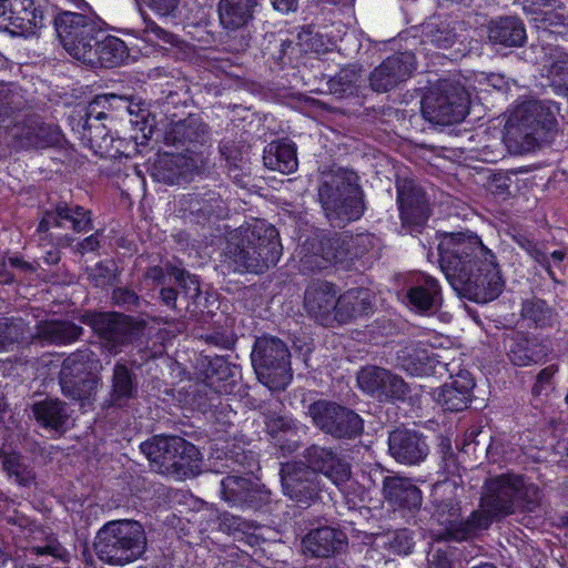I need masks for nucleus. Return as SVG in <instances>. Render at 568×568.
<instances>
[{
	"mask_svg": "<svg viewBox=\"0 0 568 568\" xmlns=\"http://www.w3.org/2000/svg\"><path fill=\"white\" fill-rule=\"evenodd\" d=\"M37 422L47 429L61 430L70 418L68 406L58 398H45L32 406Z\"/></svg>",
	"mask_w": 568,
	"mask_h": 568,
	"instance_id": "nucleus-34",
	"label": "nucleus"
},
{
	"mask_svg": "<svg viewBox=\"0 0 568 568\" xmlns=\"http://www.w3.org/2000/svg\"><path fill=\"white\" fill-rule=\"evenodd\" d=\"M0 468L20 486L29 487L36 480L33 469L22 462L19 454L0 452Z\"/></svg>",
	"mask_w": 568,
	"mask_h": 568,
	"instance_id": "nucleus-40",
	"label": "nucleus"
},
{
	"mask_svg": "<svg viewBox=\"0 0 568 568\" xmlns=\"http://www.w3.org/2000/svg\"><path fill=\"white\" fill-rule=\"evenodd\" d=\"M142 4L149 8L160 18L175 17L181 0H141Z\"/></svg>",
	"mask_w": 568,
	"mask_h": 568,
	"instance_id": "nucleus-58",
	"label": "nucleus"
},
{
	"mask_svg": "<svg viewBox=\"0 0 568 568\" xmlns=\"http://www.w3.org/2000/svg\"><path fill=\"white\" fill-rule=\"evenodd\" d=\"M306 429L307 427L301 424L296 430L276 437V446L283 456L291 455L300 448L302 436L306 434Z\"/></svg>",
	"mask_w": 568,
	"mask_h": 568,
	"instance_id": "nucleus-54",
	"label": "nucleus"
},
{
	"mask_svg": "<svg viewBox=\"0 0 568 568\" xmlns=\"http://www.w3.org/2000/svg\"><path fill=\"white\" fill-rule=\"evenodd\" d=\"M539 503V489L532 484H526L520 476L507 474L489 478L485 481L480 498L481 513L494 519L509 516L517 508L531 511Z\"/></svg>",
	"mask_w": 568,
	"mask_h": 568,
	"instance_id": "nucleus-4",
	"label": "nucleus"
},
{
	"mask_svg": "<svg viewBox=\"0 0 568 568\" xmlns=\"http://www.w3.org/2000/svg\"><path fill=\"white\" fill-rule=\"evenodd\" d=\"M225 255L236 272L262 273L282 256L278 232L264 220L246 222L231 234Z\"/></svg>",
	"mask_w": 568,
	"mask_h": 568,
	"instance_id": "nucleus-2",
	"label": "nucleus"
},
{
	"mask_svg": "<svg viewBox=\"0 0 568 568\" xmlns=\"http://www.w3.org/2000/svg\"><path fill=\"white\" fill-rule=\"evenodd\" d=\"M383 494L385 499L398 507L414 509L422 505V491L407 478L386 476Z\"/></svg>",
	"mask_w": 568,
	"mask_h": 568,
	"instance_id": "nucleus-30",
	"label": "nucleus"
},
{
	"mask_svg": "<svg viewBox=\"0 0 568 568\" xmlns=\"http://www.w3.org/2000/svg\"><path fill=\"white\" fill-rule=\"evenodd\" d=\"M388 448L398 463L406 465H418L429 453L425 438L419 433L408 429L392 432L388 437Z\"/></svg>",
	"mask_w": 568,
	"mask_h": 568,
	"instance_id": "nucleus-24",
	"label": "nucleus"
},
{
	"mask_svg": "<svg viewBox=\"0 0 568 568\" xmlns=\"http://www.w3.org/2000/svg\"><path fill=\"white\" fill-rule=\"evenodd\" d=\"M183 159L180 155H164L155 163V178L166 184L179 183L183 172L181 170V162Z\"/></svg>",
	"mask_w": 568,
	"mask_h": 568,
	"instance_id": "nucleus-48",
	"label": "nucleus"
},
{
	"mask_svg": "<svg viewBox=\"0 0 568 568\" xmlns=\"http://www.w3.org/2000/svg\"><path fill=\"white\" fill-rule=\"evenodd\" d=\"M223 499L232 506L257 508L260 506V490L248 479L240 476H227L221 480Z\"/></svg>",
	"mask_w": 568,
	"mask_h": 568,
	"instance_id": "nucleus-29",
	"label": "nucleus"
},
{
	"mask_svg": "<svg viewBox=\"0 0 568 568\" xmlns=\"http://www.w3.org/2000/svg\"><path fill=\"white\" fill-rule=\"evenodd\" d=\"M304 308L321 325L333 326L337 321L334 285L328 282L312 283L304 295Z\"/></svg>",
	"mask_w": 568,
	"mask_h": 568,
	"instance_id": "nucleus-20",
	"label": "nucleus"
},
{
	"mask_svg": "<svg viewBox=\"0 0 568 568\" xmlns=\"http://www.w3.org/2000/svg\"><path fill=\"white\" fill-rule=\"evenodd\" d=\"M345 546L344 532L327 526L312 529L302 539L303 552L315 558H328L339 554Z\"/></svg>",
	"mask_w": 568,
	"mask_h": 568,
	"instance_id": "nucleus-26",
	"label": "nucleus"
},
{
	"mask_svg": "<svg viewBox=\"0 0 568 568\" xmlns=\"http://www.w3.org/2000/svg\"><path fill=\"white\" fill-rule=\"evenodd\" d=\"M222 525L231 532H248L257 526L254 521L246 520L240 516L225 514L222 518Z\"/></svg>",
	"mask_w": 568,
	"mask_h": 568,
	"instance_id": "nucleus-59",
	"label": "nucleus"
},
{
	"mask_svg": "<svg viewBox=\"0 0 568 568\" xmlns=\"http://www.w3.org/2000/svg\"><path fill=\"white\" fill-rule=\"evenodd\" d=\"M300 423L293 420L288 416L278 415L275 413H267L265 415V426L267 432L276 438L282 434H287L292 430H296Z\"/></svg>",
	"mask_w": 568,
	"mask_h": 568,
	"instance_id": "nucleus-51",
	"label": "nucleus"
},
{
	"mask_svg": "<svg viewBox=\"0 0 568 568\" xmlns=\"http://www.w3.org/2000/svg\"><path fill=\"white\" fill-rule=\"evenodd\" d=\"M200 467L199 449L183 438V444L179 448V453L175 454L169 475L175 476L179 479L185 478L196 475L200 471Z\"/></svg>",
	"mask_w": 568,
	"mask_h": 568,
	"instance_id": "nucleus-37",
	"label": "nucleus"
},
{
	"mask_svg": "<svg viewBox=\"0 0 568 568\" xmlns=\"http://www.w3.org/2000/svg\"><path fill=\"white\" fill-rule=\"evenodd\" d=\"M399 366L413 376H430L445 368L446 364L437 361L433 353L418 341H407L396 352Z\"/></svg>",
	"mask_w": 568,
	"mask_h": 568,
	"instance_id": "nucleus-22",
	"label": "nucleus"
},
{
	"mask_svg": "<svg viewBox=\"0 0 568 568\" xmlns=\"http://www.w3.org/2000/svg\"><path fill=\"white\" fill-rule=\"evenodd\" d=\"M425 192L413 181L397 183V203L404 222L419 224L428 219L429 210Z\"/></svg>",
	"mask_w": 568,
	"mask_h": 568,
	"instance_id": "nucleus-25",
	"label": "nucleus"
},
{
	"mask_svg": "<svg viewBox=\"0 0 568 568\" xmlns=\"http://www.w3.org/2000/svg\"><path fill=\"white\" fill-rule=\"evenodd\" d=\"M306 468L323 474L336 486H341L351 478V465L333 448L313 444L304 452Z\"/></svg>",
	"mask_w": 568,
	"mask_h": 568,
	"instance_id": "nucleus-17",
	"label": "nucleus"
},
{
	"mask_svg": "<svg viewBox=\"0 0 568 568\" xmlns=\"http://www.w3.org/2000/svg\"><path fill=\"white\" fill-rule=\"evenodd\" d=\"M383 378H389L388 369L377 366H367L359 371L357 384L364 392L376 396V393L381 390Z\"/></svg>",
	"mask_w": 568,
	"mask_h": 568,
	"instance_id": "nucleus-49",
	"label": "nucleus"
},
{
	"mask_svg": "<svg viewBox=\"0 0 568 568\" xmlns=\"http://www.w3.org/2000/svg\"><path fill=\"white\" fill-rule=\"evenodd\" d=\"M61 6L57 14L53 13L54 27L65 51L74 59H92L91 47L97 37L101 36L102 29L92 16L83 12H73Z\"/></svg>",
	"mask_w": 568,
	"mask_h": 568,
	"instance_id": "nucleus-9",
	"label": "nucleus"
},
{
	"mask_svg": "<svg viewBox=\"0 0 568 568\" xmlns=\"http://www.w3.org/2000/svg\"><path fill=\"white\" fill-rule=\"evenodd\" d=\"M281 479L284 495L300 504L308 505L320 491L316 475L302 464H285Z\"/></svg>",
	"mask_w": 568,
	"mask_h": 568,
	"instance_id": "nucleus-19",
	"label": "nucleus"
},
{
	"mask_svg": "<svg viewBox=\"0 0 568 568\" xmlns=\"http://www.w3.org/2000/svg\"><path fill=\"white\" fill-rule=\"evenodd\" d=\"M475 382L467 371H460L433 392V398L445 410L462 412L471 402Z\"/></svg>",
	"mask_w": 568,
	"mask_h": 568,
	"instance_id": "nucleus-23",
	"label": "nucleus"
},
{
	"mask_svg": "<svg viewBox=\"0 0 568 568\" xmlns=\"http://www.w3.org/2000/svg\"><path fill=\"white\" fill-rule=\"evenodd\" d=\"M100 366L97 355L89 348L78 349L62 363L59 383L62 394L82 406L91 403L100 378L94 374Z\"/></svg>",
	"mask_w": 568,
	"mask_h": 568,
	"instance_id": "nucleus-7",
	"label": "nucleus"
},
{
	"mask_svg": "<svg viewBox=\"0 0 568 568\" xmlns=\"http://www.w3.org/2000/svg\"><path fill=\"white\" fill-rule=\"evenodd\" d=\"M171 275L175 283L183 290L184 294L195 300L200 295V283L196 276L191 275L183 270L172 268Z\"/></svg>",
	"mask_w": 568,
	"mask_h": 568,
	"instance_id": "nucleus-57",
	"label": "nucleus"
},
{
	"mask_svg": "<svg viewBox=\"0 0 568 568\" xmlns=\"http://www.w3.org/2000/svg\"><path fill=\"white\" fill-rule=\"evenodd\" d=\"M39 336L50 343L68 344L77 341L82 334V327L72 322L50 321L39 326Z\"/></svg>",
	"mask_w": 568,
	"mask_h": 568,
	"instance_id": "nucleus-38",
	"label": "nucleus"
},
{
	"mask_svg": "<svg viewBox=\"0 0 568 568\" xmlns=\"http://www.w3.org/2000/svg\"><path fill=\"white\" fill-rule=\"evenodd\" d=\"M521 246L528 252V254L538 262L542 267H545L548 272V274L554 277L549 258L546 253H544L541 250H539L534 243L526 241L525 244H521Z\"/></svg>",
	"mask_w": 568,
	"mask_h": 568,
	"instance_id": "nucleus-63",
	"label": "nucleus"
},
{
	"mask_svg": "<svg viewBox=\"0 0 568 568\" xmlns=\"http://www.w3.org/2000/svg\"><path fill=\"white\" fill-rule=\"evenodd\" d=\"M62 227L63 221L60 214V204L55 206L54 210L45 212L44 216L39 223L38 231L47 232L50 227Z\"/></svg>",
	"mask_w": 568,
	"mask_h": 568,
	"instance_id": "nucleus-62",
	"label": "nucleus"
},
{
	"mask_svg": "<svg viewBox=\"0 0 568 568\" xmlns=\"http://www.w3.org/2000/svg\"><path fill=\"white\" fill-rule=\"evenodd\" d=\"M381 384V390L376 393L377 397L384 396L392 399H403L408 392V387L403 378L394 375L392 372H389V378H383Z\"/></svg>",
	"mask_w": 568,
	"mask_h": 568,
	"instance_id": "nucleus-52",
	"label": "nucleus"
},
{
	"mask_svg": "<svg viewBox=\"0 0 568 568\" xmlns=\"http://www.w3.org/2000/svg\"><path fill=\"white\" fill-rule=\"evenodd\" d=\"M262 0H220L219 18L222 27L239 30L253 19L255 8Z\"/></svg>",
	"mask_w": 568,
	"mask_h": 568,
	"instance_id": "nucleus-31",
	"label": "nucleus"
},
{
	"mask_svg": "<svg viewBox=\"0 0 568 568\" xmlns=\"http://www.w3.org/2000/svg\"><path fill=\"white\" fill-rule=\"evenodd\" d=\"M318 196L326 216L333 223L358 220L364 212L358 186L341 170L324 176Z\"/></svg>",
	"mask_w": 568,
	"mask_h": 568,
	"instance_id": "nucleus-6",
	"label": "nucleus"
},
{
	"mask_svg": "<svg viewBox=\"0 0 568 568\" xmlns=\"http://www.w3.org/2000/svg\"><path fill=\"white\" fill-rule=\"evenodd\" d=\"M357 240L347 234H316L306 239L298 251L300 270L305 273L322 271L333 264L352 260L357 256V253L352 252Z\"/></svg>",
	"mask_w": 568,
	"mask_h": 568,
	"instance_id": "nucleus-10",
	"label": "nucleus"
},
{
	"mask_svg": "<svg viewBox=\"0 0 568 568\" xmlns=\"http://www.w3.org/2000/svg\"><path fill=\"white\" fill-rule=\"evenodd\" d=\"M559 106L552 101L530 100L518 105L505 125V141L517 152H530L558 132Z\"/></svg>",
	"mask_w": 568,
	"mask_h": 568,
	"instance_id": "nucleus-3",
	"label": "nucleus"
},
{
	"mask_svg": "<svg viewBox=\"0 0 568 568\" xmlns=\"http://www.w3.org/2000/svg\"><path fill=\"white\" fill-rule=\"evenodd\" d=\"M439 265L452 286L476 303L499 296L504 287L493 252L475 234H445L439 244Z\"/></svg>",
	"mask_w": 568,
	"mask_h": 568,
	"instance_id": "nucleus-1",
	"label": "nucleus"
},
{
	"mask_svg": "<svg viewBox=\"0 0 568 568\" xmlns=\"http://www.w3.org/2000/svg\"><path fill=\"white\" fill-rule=\"evenodd\" d=\"M143 24L144 28L142 29V33L148 41H162L168 44H172L174 42V36L161 28L146 14H143Z\"/></svg>",
	"mask_w": 568,
	"mask_h": 568,
	"instance_id": "nucleus-56",
	"label": "nucleus"
},
{
	"mask_svg": "<svg viewBox=\"0 0 568 568\" xmlns=\"http://www.w3.org/2000/svg\"><path fill=\"white\" fill-rule=\"evenodd\" d=\"M91 325L101 337L103 347L114 355L136 341L145 328L143 321L119 313L98 314L92 317Z\"/></svg>",
	"mask_w": 568,
	"mask_h": 568,
	"instance_id": "nucleus-13",
	"label": "nucleus"
},
{
	"mask_svg": "<svg viewBox=\"0 0 568 568\" xmlns=\"http://www.w3.org/2000/svg\"><path fill=\"white\" fill-rule=\"evenodd\" d=\"M307 414L323 433L337 439H353L363 433V419L354 410L329 400H316Z\"/></svg>",
	"mask_w": 568,
	"mask_h": 568,
	"instance_id": "nucleus-12",
	"label": "nucleus"
},
{
	"mask_svg": "<svg viewBox=\"0 0 568 568\" xmlns=\"http://www.w3.org/2000/svg\"><path fill=\"white\" fill-rule=\"evenodd\" d=\"M182 444V437L154 436L142 443L140 448L156 473L169 475L175 454L179 453Z\"/></svg>",
	"mask_w": 568,
	"mask_h": 568,
	"instance_id": "nucleus-27",
	"label": "nucleus"
},
{
	"mask_svg": "<svg viewBox=\"0 0 568 568\" xmlns=\"http://www.w3.org/2000/svg\"><path fill=\"white\" fill-rule=\"evenodd\" d=\"M28 325L22 318H0V353L13 351L27 338Z\"/></svg>",
	"mask_w": 568,
	"mask_h": 568,
	"instance_id": "nucleus-42",
	"label": "nucleus"
},
{
	"mask_svg": "<svg viewBox=\"0 0 568 568\" xmlns=\"http://www.w3.org/2000/svg\"><path fill=\"white\" fill-rule=\"evenodd\" d=\"M263 162L270 170L293 173L298 165L294 143L285 140L270 143L264 150Z\"/></svg>",
	"mask_w": 568,
	"mask_h": 568,
	"instance_id": "nucleus-33",
	"label": "nucleus"
},
{
	"mask_svg": "<svg viewBox=\"0 0 568 568\" xmlns=\"http://www.w3.org/2000/svg\"><path fill=\"white\" fill-rule=\"evenodd\" d=\"M59 204L63 225L65 222H69L72 230L78 233L87 232L92 229L93 225L90 211L80 205H69L68 203Z\"/></svg>",
	"mask_w": 568,
	"mask_h": 568,
	"instance_id": "nucleus-47",
	"label": "nucleus"
},
{
	"mask_svg": "<svg viewBox=\"0 0 568 568\" xmlns=\"http://www.w3.org/2000/svg\"><path fill=\"white\" fill-rule=\"evenodd\" d=\"M143 526L132 519L111 520L98 531L94 550L109 565H125L140 558L146 549Z\"/></svg>",
	"mask_w": 568,
	"mask_h": 568,
	"instance_id": "nucleus-5",
	"label": "nucleus"
},
{
	"mask_svg": "<svg viewBox=\"0 0 568 568\" xmlns=\"http://www.w3.org/2000/svg\"><path fill=\"white\" fill-rule=\"evenodd\" d=\"M414 70L415 58L412 53L403 52L388 57L371 72L369 85L378 93L392 91L407 81Z\"/></svg>",
	"mask_w": 568,
	"mask_h": 568,
	"instance_id": "nucleus-15",
	"label": "nucleus"
},
{
	"mask_svg": "<svg viewBox=\"0 0 568 568\" xmlns=\"http://www.w3.org/2000/svg\"><path fill=\"white\" fill-rule=\"evenodd\" d=\"M372 310V294L367 288H351L337 297V321L342 324L367 314Z\"/></svg>",
	"mask_w": 568,
	"mask_h": 568,
	"instance_id": "nucleus-32",
	"label": "nucleus"
},
{
	"mask_svg": "<svg viewBox=\"0 0 568 568\" xmlns=\"http://www.w3.org/2000/svg\"><path fill=\"white\" fill-rule=\"evenodd\" d=\"M21 99L13 85L0 83V128H10V118L21 105Z\"/></svg>",
	"mask_w": 568,
	"mask_h": 568,
	"instance_id": "nucleus-46",
	"label": "nucleus"
},
{
	"mask_svg": "<svg viewBox=\"0 0 568 568\" xmlns=\"http://www.w3.org/2000/svg\"><path fill=\"white\" fill-rule=\"evenodd\" d=\"M548 78L556 92L568 95V53H562L548 69Z\"/></svg>",
	"mask_w": 568,
	"mask_h": 568,
	"instance_id": "nucleus-50",
	"label": "nucleus"
},
{
	"mask_svg": "<svg viewBox=\"0 0 568 568\" xmlns=\"http://www.w3.org/2000/svg\"><path fill=\"white\" fill-rule=\"evenodd\" d=\"M381 384V390L376 393L377 397L384 396L392 399H403L408 392V387L403 378L394 375L392 372H389V378H383Z\"/></svg>",
	"mask_w": 568,
	"mask_h": 568,
	"instance_id": "nucleus-53",
	"label": "nucleus"
},
{
	"mask_svg": "<svg viewBox=\"0 0 568 568\" xmlns=\"http://www.w3.org/2000/svg\"><path fill=\"white\" fill-rule=\"evenodd\" d=\"M290 352L276 337L263 336L255 341L251 354L258 381L272 390L284 389L292 381Z\"/></svg>",
	"mask_w": 568,
	"mask_h": 568,
	"instance_id": "nucleus-8",
	"label": "nucleus"
},
{
	"mask_svg": "<svg viewBox=\"0 0 568 568\" xmlns=\"http://www.w3.org/2000/svg\"><path fill=\"white\" fill-rule=\"evenodd\" d=\"M207 377L210 378L209 384L211 386H214V383L212 381L213 375L216 374L219 376V379L225 378L230 373L229 364L221 357H216L213 361L210 362V367L207 369Z\"/></svg>",
	"mask_w": 568,
	"mask_h": 568,
	"instance_id": "nucleus-64",
	"label": "nucleus"
},
{
	"mask_svg": "<svg viewBox=\"0 0 568 568\" xmlns=\"http://www.w3.org/2000/svg\"><path fill=\"white\" fill-rule=\"evenodd\" d=\"M389 545L395 552L407 555L412 551L414 541L407 530H399L392 535Z\"/></svg>",
	"mask_w": 568,
	"mask_h": 568,
	"instance_id": "nucleus-60",
	"label": "nucleus"
},
{
	"mask_svg": "<svg viewBox=\"0 0 568 568\" xmlns=\"http://www.w3.org/2000/svg\"><path fill=\"white\" fill-rule=\"evenodd\" d=\"M469 94L464 87L447 80L440 81L422 100L423 116L435 124L460 122L468 113Z\"/></svg>",
	"mask_w": 568,
	"mask_h": 568,
	"instance_id": "nucleus-11",
	"label": "nucleus"
},
{
	"mask_svg": "<svg viewBox=\"0 0 568 568\" xmlns=\"http://www.w3.org/2000/svg\"><path fill=\"white\" fill-rule=\"evenodd\" d=\"M30 551L36 555H48L63 562L70 558L69 551L58 541L54 536H48L43 545L32 546Z\"/></svg>",
	"mask_w": 568,
	"mask_h": 568,
	"instance_id": "nucleus-55",
	"label": "nucleus"
},
{
	"mask_svg": "<svg viewBox=\"0 0 568 568\" xmlns=\"http://www.w3.org/2000/svg\"><path fill=\"white\" fill-rule=\"evenodd\" d=\"M138 393L135 375L123 363H115L112 373L110 404L122 407Z\"/></svg>",
	"mask_w": 568,
	"mask_h": 568,
	"instance_id": "nucleus-35",
	"label": "nucleus"
},
{
	"mask_svg": "<svg viewBox=\"0 0 568 568\" xmlns=\"http://www.w3.org/2000/svg\"><path fill=\"white\" fill-rule=\"evenodd\" d=\"M547 351L536 341L519 339L509 346V358L517 366H527L541 362Z\"/></svg>",
	"mask_w": 568,
	"mask_h": 568,
	"instance_id": "nucleus-41",
	"label": "nucleus"
},
{
	"mask_svg": "<svg viewBox=\"0 0 568 568\" xmlns=\"http://www.w3.org/2000/svg\"><path fill=\"white\" fill-rule=\"evenodd\" d=\"M205 133V125L197 115H189L186 119L173 123L166 132V140L173 143H193Z\"/></svg>",
	"mask_w": 568,
	"mask_h": 568,
	"instance_id": "nucleus-39",
	"label": "nucleus"
},
{
	"mask_svg": "<svg viewBox=\"0 0 568 568\" xmlns=\"http://www.w3.org/2000/svg\"><path fill=\"white\" fill-rule=\"evenodd\" d=\"M489 40L504 47H519L526 40V30L516 18H501L489 28Z\"/></svg>",
	"mask_w": 568,
	"mask_h": 568,
	"instance_id": "nucleus-36",
	"label": "nucleus"
},
{
	"mask_svg": "<svg viewBox=\"0 0 568 568\" xmlns=\"http://www.w3.org/2000/svg\"><path fill=\"white\" fill-rule=\"evenodd\" d=\"M434 518L443 527L436 532L438 539L464 540L469 538L477 530L487 529L489 527L488 516L481 513L473 511L467 520L460 517V508L454 498L437 501L435 498Z\"/></svg>",
	"mask_w": 568,
	"mask_h": 568,
	"instance_id": "nucleus-14",
	"label": "nucleus"
},
{
	"mask_svg": "<svg viewBox=\"0 0 568 568\" xmlns=\"http://www.w3.org/2000/svg\"><path fill=\"white\" fill-rule=\"evenodd\" d=\"M361 79L359 69L349 65L341 69V71L329 81V89L334 94L341 97L352 95L358 87Z\"/></svg>",
	"mask_w": 568,
	"mask_h": 568,
	"instance_id": "nucleus-45",
	"label": "nucleus"
},
{
	"mask_svg": "<svg viewBox=\"0 0 568 568\" xmlns=\"http://www.w3.org/2000/svg\"><path fill=\"white\" fill-rule=\"evenodd\" d=\"M8 130L12 138L26 148H48L58 144L61 140L59 126L44 123L38 116H29L17 121Z\"/></svg>",
	"mask_w": 568,
	"mask_h": 568,
	"instance_id": "nucleus-21",
	"label": "nucleus"
},
{
	"mask_svg": "<svg viewBox=\"0 0 568 568\" xmlns=\"http://www.w3.org/2000/svg\"><path fill=\"white\" fill-rule=\"evenodd\" d=\"M6 10L8 16L4 27L20 32H32L33 29L41 28L53 16L50 0H7Z\"/></svg>",
	"mask_w": 568,
	"mask_h": 568,
	"instance_id": "nucleus-16",
	"label": "nucleus"
},
{
	"mask_svg": "<svg viewBox=\"0 0 568 568\" xmlns=\"http://www.w3.org/2000/svg\"><path fill=\"white\" fill-rule=\"evenodd\" d=\"M106 109V108H115V109H125L128 113L133 114L135 112V109L132 108V105L129 103L126 98L120 97L113 93L110 94H102L95 97V99L89 104L88 109V119L87 123L91 128L90 121L92 119L99 121L106 116L104 111H99L98 109Z\"/></svg>",
	"mask_w": 568,
	"mask_h": 568,
	"instance_id": "nucleus-44",
	"label": "nucleus"
},
{
	"mask_svg": "<svg viewBox=\"0 0 568 568\" xmlns=\"http://www.w3.org/2000/svg\"><path fill=\"white\" fill-rule=\"evenodd\" d=\"M521 316L536 326H551L556 321V313L547 303L539 298H530L523 303Z\"/></svg>",
	"mask_w": 568,
	"mask_h": 568,
	"instance_id": "nucleus-43",
	"label": "nucleus"
},
{
	"mask_svg": "<svg viewBox=\"0 0 568 568\" xmlns=\"http://www.w3.org/2000/svg\"><path fill=\"white\" fill-rule=\"evenodd\" d=\"M556 371V367L551 365L539 372L537 375L536 384L532 388L535 395L540 396L548 393V390L551 388V379Z\"/></svg>",
	"mask_w": 568,
	"mask_h": 568,
	"instance_id": "nucleus-61",
	"label": "nucleus"
},
{
	"mask_svg": "<svg viewBox=\"0 0 568 568\" xmlns=\"http://www.w3.org/2000/svg\"><path fill=\"white\" fill-rule=\"evenodd\" d=\"M93 54L90 60L85 57L81 62L91 67L113 68L124 62L129 57L128 47L123 40L113 36L97 37L91 47Z\"/></svg>",
	"mask_w": 568,
	"mask_h": 568,
	"instance_id": "nucleus-28",
	"label": "nucleus"
},
{
	"mask_svg": "<svg viewBox=\"0 0 568 568\" xmlns=\"http://www.w3.org/2000/svg\"><path fill=\"white\" fill-rule=\"evenodd\" d=\"M405 298L412 311L432 314L442 306V288L435 277L423 273L414 274L407 280Z\"/></svg>",
	"mask_w": 568,
	"mask_h": 568,
	"instance_id": "nucleus-18",
	"label": "nucleus"
}]
</instances>
